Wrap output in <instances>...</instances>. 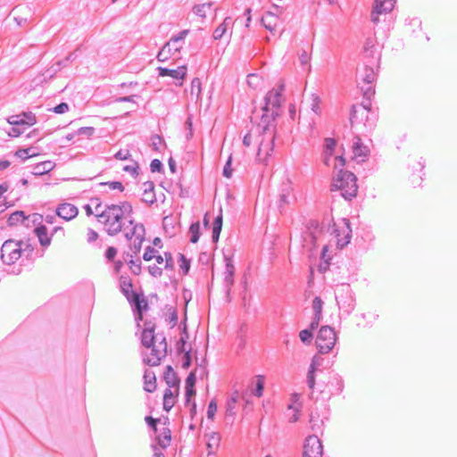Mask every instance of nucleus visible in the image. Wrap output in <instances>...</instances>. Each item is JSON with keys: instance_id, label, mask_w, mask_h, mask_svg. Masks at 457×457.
Here are the masks:
<instances>
[{"instance_id": "1", "label": "nucleus", "mask_w": 457, "mask_h": 457, "mask_svg": "<svg viewBox=\"0 0 457 457\" xmlns=\"http://www.w3.org/2000/svg\"><path fill=\"white\" fill-rule=\"evenodd\" d=\"M284 86L279 85L270 90L264 104L254 111L257 128L244 137L243 143L255 152L256 158L265 162L271 155L275 139V120L280 115L285 102Z\"/></svg>"}, {"instance_id": "2", "label": "nucleus", "mask_w": 457, "mask_h": 457, "mask_svg": "<svg viewBox=\"0 0 457 457\" xmlns=\"http://www.w3.org/2000/svg\"><path fill=\"white\" fill-rule=\"evenodd\" d=\"M132 206L128 203L112 204L103 209L98 221L104 225L109 235H116L126 228V223L132 225Z\"/></svg>"}, {"instance_id": "3", "label": "nucleus", "mask_w": 457, "mask_h": 457, "mask_svg": "<svg viewBox=\"0 0 457 457\" xmlns=\"http://www.w3.org/2000/svg\"><path fill=\"white\" fill-rule=\"evenodd\" d=\"M351 232L348 220L343 219L334 223L328 243L322 247L321 257L339 254V250L350 243Z\"/></svg>"}, {"instance_id": "4", "label": "nucleus", "mask_w": 457, "mask_h": 457, "mask_svg": "<svg viewBox=\"0 0 457 457\" xmlns=\"http://www.w3.org/2000/svg\"><path fill=\"white\" fill-rule=\"evenodd\" d=\"M332 189L340 190L345 199L354 197L358 191L356 177L352 172L340 170L333 179Z\"/></svg>"}, {"instance_id": "5", "label": "nucleus", "mask_w": 457, "mask_h": 457, "mask_svg": "<svg viewBox=\"0 0 457 457\" xmlns=\"http://www.w3.org/2000/svg\"><path fill=\"white\" fill-rule=\"evenodd\" d=\"M343 148H336V141L332 138H326L325 150L323 153L324 163L327 166H332L335 170L343 169L345 164Z\"/></svg>"}, {"instance_id": "6", "label": "nucleus", "mask_w": 457, "mask_h": 457, "mask_svg": "<svg viewBox=\"0 0 457 457\" xmlns=\"http://www.w3.org/2000/svg\"><path fill=\"white\" fill-rule=\"evenodd\" d=\"M33 253V247L29 241L6 240L1 248V257H12L17 255L21 257L22 255L29 256Z\"/></svg>"}, {"instance_id": "7", "label": "nucleus", "mask_w": 457, "mask_h": 457, "mask_svg": "<svg viewBox=\"0 0 457 457\" xmlns=\"http://www.w3.org/2000/svg\"><path fill=\"white\" fill-rule=\"evenodd\" d=\"M188 34V30H183L179 35L174 36L167 42L157 54L159 62H167L175 54L179 53L184 46V39Z\"/></svg>"}, {"instance_id": "8", "label": "nucleus", "mask_w": 457, "mask_h": 457, "mask_svg": "<svg viewBox=\"0 0 457 457\" xmlns=\"http://www.w3.org/2000/svg\"><path fill=\"white\" fill-rule=\"evenodd\" d=\"M337 335L335 330L329 326L320 328L316 337V345L320 353H329L335 346Z\"/></svg>"}, {"instance_id": "9", "label": "nucleus", "mask_w": 457, "mask_h": 457, "mask_svg": "<svg viewBox=\"0 0 457 457\" xmlns=\"http://www.w3.org/2000/svg\"><path fill=\"white\" fill-rule=\"evenodd\" d=\"M167 343L164 337L151 345L149 353L145 354V362L150 366H157L167 354Z\"/></svg>"}, {"instance_id": "10", "label": "nucleus", "mask_w": 457, "mask_h": 457, "mask_svg": "<svg viewBox=\"0 0 457 457\" xmlns=\"http://www.w3.org/2000/svg\"><path fill=\"white\" fill-rule=\"evenodd\" d=\"M284 12V9L278 5H273L272 11H268L262 16L261 22L264 28L270 33L275 34L281 22V15Z\"/></svg>"}, {"instance_id": "11", "label": "nucleus", "mask_w": 457, "mask_h": 457, "mask_svg": "<svg viewBox=\"0 0 457 457\" xmlns=\"http://www.w3.org/2000/svg\"><path fill=\"white\" fill-rule=\"evenodd\" d=\"M323 445L320 439L312 435L305 438L303 445V457H322Z\"/></svg>"}, {"instance_id": "12", "label": "nucleus", "mask_w": 457, "mask_h": 457, "mask_svg": "<svg viewBox=\"0 0 457 457\" xmlns=\"http://www.w3.org/2000/svg\"><path fill=\"white\" fill-rule=\"evenodd\" d=\"M143 234H144V228L142 225H135L132 228V236L129 237V232H126V236L128 237V240L129 242V245L133 246L131 248L130 252H127L126 254L129 257H132L133 255H137L139 253L142 243H143Z\"/></svg>"}, {"instance_id": "13", "label": "nucleus", "mask_w": 457, "mask_h": 457, "mask_svg": "<svg viewBox=\"0 0 457 457\" xmlns=\"http://www.w3.org/2000/svg\"><path fill=\"white\" fill-rule=\"evenodd\" d=\"M171 257L172 253L168 245H164L161 238L155 237L151 245H148L143 257Z\"/></svg>"}, {"instance_id": "14", "label": "nucleus", "mask_w": 457, "mask_h": 457, "mask_svg": "<svg viewBox=\"0 0 457 457\" xmlns=\"http://www.w3.org/2000/svg\"><path fill=\"white\" fill-rule=\"evenodd\" d=\"M370 110L363 104L353 105L351 112L350 121L353 126L362 127L369 119Z\"/></svg>"}, {"instance_id": "15", "label": "nucleus", "mask_w": 457, "mask_h": 457, "mask_svg": "<svg viewBox=\"0 0 457 457\" xmlns=\"http://www.w3.org/2000/svg\"><path fill=\"white\" fill-rule=\"evenodd\" d=\"M396 3V0H375L374 9L371 14L373 22L378 21V15L390 12Z\"/></svg>"}, {"instance_id": "16", "label": "nucleus", "mask_w": 457, "mask_h": 457, "mask_svg": "<svg viewBox=\"0 0 457 457\" xmlns=\"http://www.w3.org/2000/svg\"><path fill=\"white\" fill-rule=\"evenodd\" d=\"M7 121L12 126L30 127L36 123L37 120L32 112H23L9 117Z\"/></svg>"}, {"instance_id": "17", "label": "nucleus", "mask_w": 457, "mask_h": 457, "mask_svg": "<svg viewBox=\"0 0 457 457\" xmlns=\"http://www.w3.org/2000/svg\"><path fill=\"white\" fill-rule=\"evenodd\" d=\"M158 71L160 77L169 76L176 80H179V85H182L184 79L187 77V68L186 65L179 66L177 69H167L159 67Z\"/></svg>"}, {"instance_id": "18", "label": "nucleus", "mask_w": 457, "mask_h": 457, "mask_svg": "<svg viewBox=\"0 0 457 457\" xmlns=\"http://www.w3.org/2000/svg\"><path fill=\"white\" fill-rule=\"evenodd\" d=\"M79 213L78 208L70 203H62L56 208V214L65 220L74 219Z\"/></svg>"}, {"instance_id": "19", "label": "nucleus", "mask_w": 457, "mask_h": 457, "mask_svg": "<svg viewBox=\"0 0 457 457\" xmlns=\"http://www.w3.org/2000/svg\"><path fill=\"white\" fill-rule=\"evenodd\" d=\"M179 393V386L168 387L163 395V409L169 411L176 403Z\"/></svg>"}, {"instance_id": "20", "label": "nucleus", "mask_w": 457, "mask_h": 457, "mask_svg": "<svg viewBox=\"0 0 457 457\" xmlns=\"http://www.w3.org/2000/svg\"><path fill=\"white\" fill-rule=\"evenodd\" d=\"M159 340L160 338H157L154 336V326L150 323H145L141 337V341L144 346L150 348L151 345L157 343Z\"/></svg>"}, {"instance_id": "21", "label": "nucleus", "mask_w": 457, "mask_h": 457, "mask_svg": "<svg viewBox=\"0 0 457 457\" xmlns=\"http://www.w3.org/2000/svg\"><path fill=\"white\" fill-rule=\"evenodd\" d=\"M322 300L320 297H315L312 301V308L314 311V318L311 323V328L313 329L319 326V323L321 320V312H322Z\"/></svg>"}, {"instance_id": "22", "label": "nucleus", "mask_w": 457, "mask_h": 457, "mask_svg": "<svg viewBox=\"0 0 457 457\" xmlns=\"http://www.w3.org/2000/svg\"><path fill=\"white\" fill-rule=\"evenodd\" d=\"M96 246L98 247L97 253H100L101 249H104L105 257H115L118 253V247L107 240L100 239L99 242H97Z\"/></svg>"}, {"instance_id": "23", "label": "nucleus", "mask_w": 457, "mask_h": 457, "mask_svg": "<svg viewBox=\"0 0 457 457\" xmlns=\"http://www.w3.org/2000/svg\"><path fill=\"white\" fill-rule=\"evenodd\" d=\"M54 168H55V162L51 160H47V161L42 162L40 163H37L34 167L33 174L36 176H42L44 174L50 172Z\"/></svg>"}, {"instance_id": "24", "label": "nucleus", "mask_w": 457, "mask_h": 457, "mask_svg": "<svg viewBox=\"0 0 457 457\" xmlns=\"http://www.w3.org/2000/svg\"><path fill=\"white\" fill-rule=\"evenodd\" d=\"M36 236L37 237L39 243L42 246L47 247L51 244V238L48 236L47 228L44 225H40L37 227L34 230Z\"/></svg>"}, {"instance_id": "25", "label": "nucleus", "mask_w": 457, "mask_h": 457, "mask_svg": "<svg viewBox=\"0 0 457 457\" xmlns=\"http://www.w3.org/2000/svg\"><path fill=\"white\" fill-rule=\"evenodd\" d=\"M156 377L154 372L151 370L145 371L144 374V388L145 391L152 393L156 389Z\"/></svg>"}, {"instance_id": "26", "label": "nucleus", "mask_w": 457, "mask_h": 457, "mask_svg": "<svg viewBox=\"0 0 457 457\" xmlns=\"http://www.w3.org/2000/svg\"><path fill=\"white\" fill-rule=\"evenodd\" d=\"M84 208L87 215H95L97 219L98 215L101 214L104 209L97 198L91 199L90 204H87Z\"/></svg>"}, {"instance_id": "27", "label": "nucleus", "mask_w": 457, "mask_h": 457, "mask_svg": "<svg viewBox=\"0 0 457 457\" xmlns=\"http://www.w3.org/2000/svg\"><path fill=\"white\" fill-rule=\"evenodd\" d=\"M156 438L162 447L169 446L171 441L170 430L167 427H163L157 432Z\"/></svg>"}, {"instance_id": "28", "label": "nucleus", "mask_w": 457, "mask_h": 457, "mask_svg": "<svg viewBox=\"0 0 457 457\" xmlns=\"http://www.w3.org/2000/svg\"><path fill=\"white\" fill-rule=\"evenodd\" d=\"M120 287L128 300H130V298L137 295V293L133 291V285L131 280L128 278H120Z\"/></svg>"}, {"instance_id": "29", "label": "nucleus", "mask_w": 457, "mask_h": 457, "mask_svg": "<svg viewBox=\"0 0 457 457\" xmlns=\"http://www.w3.org/2000/svg\"><path fill=\"white\" fill-rule=\"evenodd\" d=\"M202 92V83L200 79L195 78L192 79L189 88V95L192 100L197 101L200 98Z\"/></svg>"}, {"instance_id": "30", "label": "nucleus", "mask_w": 457, "mask_h": 457, "mask_svg": "<svg viewBox=\"0 0 457 457\" xmlns=\"http://www.w3.org/2000/svg\"><path fill=\"white\" fill-rule=\"evenodd\" d=\"M353 152L354 158L358 157H365L369 154L368 148L362 145L361 139L356 137L354 142L353 143Z\"/></svg>"}, {"instance_id": "31", "label": "nucleus", "mask_w": 457, "mask_h": 457, "mask_svg": "<svg viewBox=\"0 0 457 457\" xmlns=\"http://www.w3.org/2000/svg\"><path fill=\"white\" fill-rule=\"evenodd\" d=\"M83 239L87 243H94L93 251L95 253H98V247L96 246L98 240V234L92 228H87L83 234Z\"/></svg>"}, {"instance_id": "32", "label": "nucleus", "mask_w": 457, "mask_h": 457, "mask_svg": "<svg viewBox=\"0 0 457 457\" xmlns=\"http://www.w3.org/2000/svg\"><path fill=\"white\" fill-rule=\"evenodd\" d=\"M302 404H289L287 419L290 423H295L299 420Z\"/></svg>"}, {"instance_id": "33", "label": "nucleus", "mask_w": 457, "mask_h": 457, "mask_svg": "<svg viewBox=\"0 0 457 457\" xmlns=\"http://www.w3.org/2000/svg\"><path fill=\"white\" fill-rule=\"evenodd\" d=\"M166 383L170 386H179V379L170 366H167L164 375Z\"/></svg>"}, {"instance_id": "34", "label": "nucleus", "mask_w": 457, "mask_h": 457, "mask_svg": "<svg viewBox=\"0 0 457 457\" xmlns=\"http://www.w3.org/2000/svg\"><path fill=\"white\" fill-rule=\"evenodd\" d=\"M231 24L230 18H226L223 22L219 25L213 31V38L215 40L220 39L227 32Z\"/></svg>"}, {"instance_id": "35", "label": "nucleus", "mask_w": 457, "mask_h": 457, "mask_svg": "<svg viewBox=\"0 0 457 457\" xmlns=\"http://www.w3.org/2000/svg\"><path fill=\"white\" fill-rule=\"evenodd\" d=\"M211 12H212V4L211 3H204V4H197L194 7V13L202 19H204Z\"/></svg>"}, {"instance_id": "36", "label": "nucleus", "mask_w": 457, "mask_h": 457, "mask_svg": "<svg viewBox=\"0 0 457 457\" xmlns=\"http://www.w3.org/2000/svg\"><path fill=\"white\" fill-rule=\"evenodd\" d=\"M221 267L225 268L224 275L226 279L229 284L232 283V278L234 275V265L232 264L230 259H222L221 263L220 264Z\"/></svg>"}, {"instance_id": "37", "label": "nucleus", "mask_w": 457, "mask_h": 457, "mask_svg": "<svg viewBox=\"0 0 457 457\" xmlns=\"http://www.w3.org/2000/svg\"><path fill=\"white\" fill-rule=\"evenodd\" d=\"M26 220H27V217L25 216L24 212L21 211H18V212H12L10 215L7 222H8L9 226H17V225L22 223L23 221H25Z\"/></svg>"}, {"instance_id": "38", "label": "nucleus", "mask_w": 457, "mask_h": 457, "mask_svg": "<svg viewBox=\"0 0 457 457\" xmlns=\"http://www.w3.org/2000/svg\"><path fill=\"white\" fill-rule=\"evenodd\" d=\"M222 222H223V218H222V213L220 212V215L218 217H216V219L213 221L212 238L214 241H217L220 237L221 228H222Z\"/></svg>"}, {"instance_id": "39", "label": "nucleus", "mask_w": 457, "mask_h": 457, "mask_svg": "<svg viewBox=\"0 0 457 457\" xmlns=\"http://www.w3.org/2000/svg\"><path fill=\"white\" fill-rule=\"evenodd\" d=\"M129 301L136 305V308L138 312L139 319L142 320V311L144 308L146 307V302L144 299H141L138 294L135 295L132 298H130Z\"/></svg>"}, {"instance_id": "40", "label": "nucleus", "mask_w": 457, "mask_h": 457, "mask_svg": "<svg viewBox=\"0 0 457 457\" xmlns=\"http://www.w3.org/2000/svg\"><path fill=\"white\" fill-rule=\"evenodd\" d=\"M330 263L328 259H320L318 264H314L311 266V274H313L314 268L320 273L326 272L329 269Z\"/></svg>"}, {"instance_id": "41", "label": "nucleus", "mask_w": 457, "mask_h": 457, "mask_svg": "<svg viewBox=\"0 0 457 457\" xmlns=\"http://www.w3.org/2000/svg\"><path fill=\"white\" fill-rule=\"evenodd\" d=\"M199 230H200V224L199 222L193 223L189 228V233L191 235L190 241L192 243H196L199 239Z\"/></svg>"}, {"instance_id": "42", "label": "nucleus", "mask_w": 457, "mask_h": 457, "mask_svg": "<svg viewBox=\"0 0 457 457\" xmlns=\"http://www.w3.org/2000/svg\"><path fill=\"white\" fill-rule=\"evenodd\" d=\"M262 78L256 74H250L247 77V84L253 89H257L261 87Z\"/></svg>"}, {"instance_id": "43", "label": "nucleus", "mask_w": 457, "mask_h": 457, "mask_svg": "<svg viewBox=\"0 0 457 457\" xmlns=\"http://www.w3.org/2000/svg\"><path fill=\"white\" fill-rule=\"evenodd\" d=\"M129 164H127L123 167V170L126 172H129L132 175H137V170H138L137 162L136 161H134L133 159L129 160Z\"/></svg>"}, {"instance_id": "44", "label": "nucleus", "mask_w": 457, "mask_h": 457, "mask_svg": "<svg viewBox=\"0 0 457 457\" xmlns=\"http://www.w3.org/2000/svg\"><path fill=\"white\" fill-rule=\"evenodd\" d=\"M232 164V154H230L227 162L223 168V176L227 179H230L232 176L233 169L231 167Z\"/></svg>"}, {"instance_id": "45", "label": "nucleus", "mask_w": 457, "mask_h": 457, "mask_svg": "<svg viewBox=\"0 0 457 457\" xmlns=\"http://www.w3.org/2000/svg\"><path fill=\"white\" fill-rule=\"evenodd\" d=\"M217 402L215 399H212L210 403H209V405H208V410H207V417L208 419L210 420H213L214 416H215V413L217 412Z\"/></svg>"}, {"instance_id": "46", "label": "nucleus", "mask_w": 457, "mask_h": 457, "mask_svg": "<svg viewBox=\"0 0 457 457\" xmlns=\"http://www.w3.org/2000/svg\"><path fill=\"white\" fill-rule=\"evenodd\" d=\"M319 231H320L319 227H318V225H317V224H315V225H314V231H309V232H308V237H309V238H310V240H311L312 246H310V247L308 248V251H307V252L303 253V254H312V246H314V242H313V241H314V239H315L314 233H317V232H319Z\"/></svg>"}, {"instance_id": "47", "label": "nucleus", "mask_w": 457, "mask_h": 457, "mask_svg": "<svg viewBox=\"0 0 457 457\" xmlns=\"http://www.w3.org/2000/svg\"><path fill=\"white\" fill-rule=\"evenodd\" d=\"M115 158L120 161H129L131 160V154L128 149L120 150L116 153Z\"/></svg>"}, {"instance_id": "48", "label": "nucleus", "mask_w": 457, "mask_h": 457, "mask_svg": "<svg viewBox=\"0 0 457 457\" xmlns=\"http://www.w3.org/2000/svg\"><path fill=\"white\" fill-rule=\"evenodd\" d=\"M299 337L303 343H310L312 338V332L309 329H303L300 332Z\"/></svg>"}, {"instance_id": "49", "label": "nucleus", "mask_w": 457, "mask_h": 457, "mask_svg": "<svg viewBox=\"0 0 457 457\" xmlns=\"http://www.w3.org/2000/svg\"><path fill=\"white\" fill-rule=\"evenodd\" d=\"M263 388H264L263 378L262 377H259L257 379V382H256V389H255L254 395L258 397H261L262 395Z\"/></svg>"}, {"instance_id": "50", "label": "nucleus", "mask_w": 457, "mask_h": 457, "mask_svg": "<svg viewBox=\"0 0 457 457\" xmlns=\"http://www.w3.org/2000/svg\"><path fill=\"white\" fill-rule=\"evenodd\" d=\"M219 441H220V436L217 434L212 433V434L209 435V439L207 442L208 448H212V446L216 447L219 444Z\"/></svg>"}, {"instance_id": "51", "label": "nucleus", "mask_w": 457, "mask_h": 457, "mask_svg": "<svg viewBox=\"0 0 457 457\" xmlns=\"http://www.w3.org/2000/svg\"><path fill=\"white\" fill-rule=\"evenodd\" d=\"M94 132H95V129L93 127H82L78 129L77 133L79 135H85L89 137L93 136Z\"/></svg>"}, {"instance_id": "52", "label": "nucleus", "mask_w": 457, "mask_h": 457, "mask_svg": "<svg viewBox=\"0 0 457 457\" xmlns=\"http://www.w3.org/2000/svg\"><path fill=\"white\" fill-rule=\"evenodd\" d=\"M145 420L154 430L155 433L158 432V428L156 427V424L159 421V420L154 419L151 416H146L145 418Z\"/></svg>"}, {"instance_id": "53", "label": "nucleus", "mask_w": 457, "mask_h": 457, "mask_svg": "<svg viewBox=\"0 0 457 457\" xmlns=\"http://www.w3.org/2000/svg\"><path fill=\"white\" fill-rule=\"evenodd\" d=\"M139 261L140 259H131L129 261V263H130V269L132 270V271L134 273H139L140 272V263H139Z\"/></svg>"}, {"instance_id": "54", "label": "nucleus", "mask_w": 457, "mask_h": 457, "mask_svg": "<svg viewBox=\"0 0 457 457\" xmlns=\"http://www.w3.org/2000/svg\"><path fill=\"white\" fill-rule=\"evenodd\" d=\"M179 267L182 270L183 273L187 274L189 270V267H190L188 260L187 259H179Z\"/></svg>"}, {"instance_id": "55", "label": "nucleus", "mask_w": 457, "mask_h": 457, "mask_svg": "<svg viewBox=\"0 0 457 457\" xmlns=\"http://www.w3.org/2000/svg\"><path fill=\"white\" fill-rule=\"evenodd\" d=\"M196 381L195 375L191 372L186 379V387H194Z\"/></svg>"}, {"instance_id": "56", "label": "nucleus", "mask_w": 457, "mask_h": 457, "mask_svg": "<svg viewBox=\"0 0 457 457\" xmlns=\"http://www.w3.org/2000/svg\"><path fill=\"white\" fill-rule=\"evenodd\" d=\"M69 110V106L66 103H62L58 105H56L54 108V112L56 113H64Z\"/></svg>"}, {"instance_id": "57", "label": "nucleus", "mask_w": 457, "mask_h": 457, "mask_svg": "<svg viewBox=\"0 0 457 457\" xmlns=\"http://www.w3.org/2000/svg\"><path fill=\"white\" fill-rule=\"evenodd\" d=\"M17 127L18 126H13L11 130L7 131L8 136L16 137L23 132V129H21Z\"/></svg>"}, {"instance_id": "58", "label": "nucleus", "mask_w": 457, "mask_h": 457, "mask_svg": "<svg viewBox=\"0 0 457 457\" xmlns=\"http://www.w3.org/2000/svg\"><path fill=\"white\" fill-rule=\"evenodd\" d=\"M15 156H17L18 158H20V159H21L23 161L29 158V154H27V149L26 148L17 150L16 153H15Z\"/></svg>"}, {"instance_id": "59", "label": "nucleus", "mask_w": 457, "mask_h": 457, "mask_svg": "<svg viewBox=\"0 0 457 457\" xmlns=\"http://www.w3.org/2000/svg\"><path fill=\"white\" fill-rule=\"evenodd\" d=\"M162 162L157 159L153 160L151 162L152 171H160L162 170Z\"/></svg>"}, {"instance_id": "60", "label": "nucleus", "mask_w": 457, "mask_h": 457, "mask_svg": "<svg viewBox=\"0 0 457 457\" xmlns=\"http://www.w3.org/2000/svg\"><path fill=\"white\" fill-rule=\"evenodd\" d=\"M307 380H308L309 386L311 388H313V386L315 385V377H314V374H312V371L308 372Z\"/></svg>"}, {"instance_id": "61", "label": "nucleus", "mask_w": 457, "mask_h": 457, "mask_svg": "<svg viewBox=\"0 0 457 457\" xmlns=\"http://www.w3.org/2000/svg\"><path fill=\"white\" fill-rule=\"evenodd\" d=\"M236 402H237L236 397H232L230 402H228V403L227 411L229 412L230 415L234 414L233 409H234V405H235Z\"/></svg>"}, {"instance_id": "62", "label": "nucleus", "mask_w": 457, "mask_h": 457, "mask_svg": "<svg viewBox=\"0 0 457 457\" xmlns=\"http://www.w3.org/2000/svg\"><path fill=\"white\" fill-rule=\"evenodd\" d=\"M27 149V154H29V158L36 157L39 155V154L36 151V148L34 146H29Z\"/></svg>"}, {"instance_id": "63", "label": "nucleus", "mask_w": 457, "mask_h": 457, "mask_svg": "<svg viewBox=\"0 0 457 457\" xmlns=\"http://www.w3.org/2000/svg\"><path fill=\"white\" fill-rule=\"evenodd\" d=\"M110 187L112 188V189H118V190H120V191L123 190V186L119 181H115V182L110 183Z\"/></svg>"}, {"instance_id": "64", "label": "nucleus", "mask_w": 457, "mask_h": 457, "mask_svg": "<svg viewBox=\"0 0 457 457\" xmlns=\"http://www.w3.org/2000/svg\"><path fill=\"white\" fill-rule=\"evenodd\" d=\"M300 395L298 394H293L291 395V403L290 404H301L299 402Z\"/></svg>"}]
</instances>
